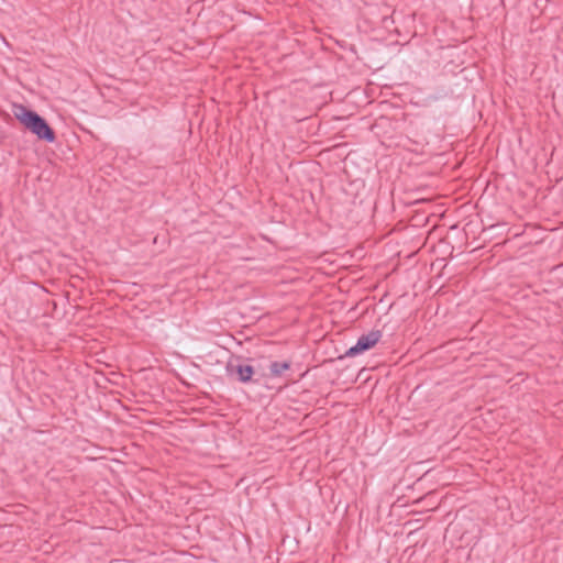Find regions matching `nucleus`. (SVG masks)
I'll use <instances>...</instances> for the list:
<instances>
[{
    "label": "nucleus",
    "instance_id": "f257e3e1",
    "mask_svg": "<svg viewBox=\"0 0 563 563\" xmlns=\"http://www.w3.org/2000/svg\"><path fill=\"white\" fill-rule=\"evenodd\" d=\"M16 119L38 139L44 140L48 143L55 141V133L46 123V121L40 117L36 112L20 106L15 111Z\"/></svg>",
    "mask_w": 563,
    "mask_h": 563
},
{
    "label": "nucleus",
    "instance_id": "f03ea898",
    "mask_svg": "<svg viewBox=\"0 0 563 563\" xmlns=\"http://www.w3.org/2000/svg\"><path fill=\"white\" fill-rule=\"evenodd\" d=\"M380 338L382 334L379 331H371L369 333L360 336L355 345L351 346L345 352V356L353 357L372 349L376 345Z\"/></svg>",
    "mask_w": 563,
    "mask_h": 563
},
{
    "label": "nucleus",
    "instance_id": "7ed1b4c3",
    "mask_svg": "<svg viewBox=\"0 0 563 563\" xmlns=\"http://www.w3.org/2000/svg\"><path fill=\"white\" fill-rule=\"evenodd\" d=\"M231 372L236 374L238 379L241 383H249L251 382L253 375H254V368L251 365L246 364H239L236 366H231Z\"/></svg>",
    "mask_w": 563,
    "mask_h": 563
},
{
    "label": "nucleus",
    "instance_id": "20e7f679",
    "mask_svg": "<svg viewBox=\"0 0 563 563\" xmlns=\"http://www.w3.org/2000/svg\"><path fill=\"white\" fill-rule=\"evenodd\" d=\"M290 364L288 362H273L269 366L271 373L274 376H280L285 371L289 369Z\"/></svg>",
    "mask_w": 563,
    "mask_h": 563
}]
</instances>
